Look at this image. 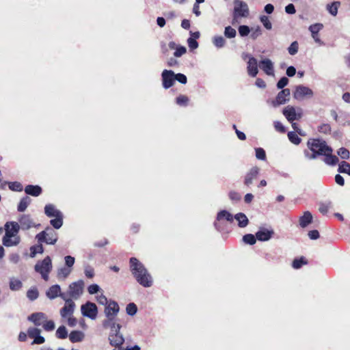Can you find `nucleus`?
I'll return each instance as SVG.
<instances>
[{"instance_id": "nucleus-8", "label": "nucleus", "mask_w": 350, "mask_h": 350, "mask_svg": "<svg viewBox=\"0 0 350 350\" xmlns=\"http://www.w3.org/2000/svg\"><path fill=\"white\" fill-rule=\"evenodd\" d=\"M283 115L290 122L295 120H299L303 116V110L300 107H295L291 105H288L283 109Z\"/></svg>"}, {"instance_id": "nucleus-53", "label": "nucleus", "mask_w": 350, "mask_h": 350, "mask_svg": "<svg viewBox=\"0 0 350 350\" xmlns=\"http://www.w3.org/2000/svg\"><path fill=\"white\" fill-rule=\"evenodd\" d=\"M323 25L320 23H316L309 27V30L311 32L312 36L318 34L319 31L322 29Z\"/></svg>"}, {"instance_id": "nucleus-20", "label": "nucleus", "mask_w": 350, "mask_h": 350, "mask_svg": "<svg viewBox=\"0 0 350 350\" xmlns=\"http://www.w3.org/2000/svg\"><path fill=\"white\" fill-rule=\"evenodd\" d=\"M46 319L47 317L43 312L33 313L28 317V320L31 321L36 326L42 325Z\"/></svg>"}, {"instance_id": "nucleus-54", "label": "nucleus", "mask_w": 350, "mask_h": 350, "mask_svg": "<svg viewBox=\"0 0 350 350\" xmlns=\"http://www.w3.org/2000/svg\"><path fill=\"white\" fill-rule=\"evenodd\" d=\"M75 262V258L72 256H66L64 257L65 266L72 269V267Z\"/></svg>"}, {"instance_id": "nucleus-36", "label": "nucleus", "mask_w": 350, "mask_h": 350, "mask_svg": "<svg viewBox=\"0 0 350 350\" xmlns=\"http://www.w3.org/2000/svg\"><path fill=\"white\" fill-rule=\"evenodd\" d=\"M64 215H61L60 217H55L50 221L51 225L55 229H59L63 225Z\"/></svg>"}, {"instance_id": "nucleus-14", "label": "nucleus", "mask_w": 350, "mask_h": 350, "mask_svg": "<svg viewBox=\"0 0 350 350\" xmlns=\"http://www.w3.org/2000/svg\"><path fill=\"white\" fill-rule=\"evenodd\" d=\"M120 308L118 303L115 301L110 300L107 305L105 306L104 313L106 317L116 318L119 312Z\"/></svg>"}, {"instance_id": "nucleus-25", "label": "nucleus", "mask_w": 350, "mask_h": 350, "mask_svg": "<svg viewBox=\"0 0 350 350\" xmlns=\"http://www.w3.org/2000/svg\"><path fill=\"white\" fill-rule=\"evenodd\" d=\"M312 221V215L310 211H305L304 215L299 217V224L304 228L307 227Z\"/></svg>"}, {"instance_id": "nucleus-59", "label": "nucleus", "mask_w": 350, "mask_h": 350, "mask_svg": "<svg viewBox=\"0 0 350 350\" xmlns=\"http://www.w3.org/2000/svg\"><path fill=\"white\" fill-rule=\"evenodd\" d=\"M187 51V49L183 46H178L176 49L175 52L174 53V55L176 57H180L183 55Z\"/></svg>"}, {"instance_id": "nucleus-55", "label": "nucleus", "mask_w": 350, "mask_h": 350, "mask_svg": "<svg viewBox=\"0 0 350 350\" xmlns=\"http://www.w3.org/2000/svg\"><path fill=\"white\" fill-rule=\"evenodd\" d=\"M84 274L88 278H92L94 276V269L90 265H85L84 267Z\"/></svg>"}, {"instance_id": "nucleus-37", "label": "nucleus", "mask_w": 350, "mask_h": 350, "mask_svg": "<svg viewBox=\"0 0 350 350\" xmlns=\"http://www.w3.org/2000/svg\"><path fill=\"white\" fill-rule=\"evenodd\" d=\"M6 184L8 185L9 189L14 191H23V185L21 183L15 181V182H9Z\"/></svg>"}, {"instance_id": "nucleus-35", "label": "nucleus", "mask_w": 350, "mask_h": 350, "mask_svg": "<svg viewBox=\"0 0 350 350\" xmlns=\"http://www.w3.org/2000/svg\"><path fill=\"white\" fill-rule=\"evenodd\" d=\"M31 201V198L28 196H25V197L23 198L21 200V201L18 205V207H17L18 211L24 212L27 209V208L29 206V204H30Z\"/></svg>"}, {"instance_id": "nucleus-31", "label": "nucleus", "mask_w": 350, "mask_h": 350, "mask_svg": "<svg viewBox=\"0 0 350 350\" xmlns=\"http://www.w3.org/2000/svg\"><path fill=\"white\" fill-rule=\"evenodd\" d=\"M72 271V269L64 266L57 269V277L59 280H65L70 275Z\"/></svg>"}, {"instance_id": "nucleus-22", "label": "nucleus", "mask_w": 350, "mask_h": 350, "mask_svg": "<svg viewBox=\"0 0 350 350\" xmlns=\"http://www.w3.org/2000/svg\"><path fill=\"white\" fill-rule=\"evenodd\" d=\"M75 308V304L73 301H66L64 306L60 310V315L62 318L72 316Z\"/></svg>"}, {"instance_id": "nucleus-6", "label": "nucleus", "mask_w": 350, "mask_h": 350, "mask_svg": "<svg viewBox=\"0 0 350 350\" xmlns=\"http://www.w3.org/2000/svg\"><path fill=\"white\" fill-rule=\"evenodd\" d=\"M37 241L41 243H46L49 245H54L57 241V233L51 228H46L36 236Z\"/></svg>"}, {"instance_id": "nucleus-44", "label": "nucleus", "mask_w": 350, "mask_h": 350, "mask_svg": "<svg viewBox=\"0 0 350 350\" xmlns=\"http://www.w3.org/2000/svg\"><path fill=\"white\" fill-rule=\"evenodd\" d=\"M307 261L304 258H296L293 261L292 266L294 269H298L301 268L304 265H306Z\"/></svg>"}, {"instance_id": "nucleus-17", "label": "nucleus", "mask_w": 350, "mask_h": 350, "mask_svg": "<svg viewBox=\"0 0 350 350\" xmlns=\"http://www.w3.org/2000/svg\"><path fill=\"white\" fill-rule=\"evenodd\" d=\"M109 343L111 346L121 347L124 342V338L120 332H110L109 335Z\"/></svg>"}, {"instance_id": "nucleus-45", "label": "nucleus", "mask_w": 350, "mask_h": 350, "mask_svg": "<svg viewBox=\"0 0 350 350\" xmlns=\"http://www.w3.org/2000/svg\"><path fill=\"white\" fill-rule=\"evenodd\" d=\"M38 291L36 288H30L27 292V297L31 301L36 300L38 297Z\"/></svg>"}, {"instance_id": "nucleus-61", "label": "nucleus", "mask_w": 350, "mask_h": 350, "mask_svg": "<svg viewBox=\"0 0 350 350\" xmlns=\"http://www.w3.org/2000/svg\"><path fill=\"white\" fill-rule=\"evenodd\" d=\"M20 260V255L17 253H12L9 255V261L12 264L18 263Z\"/></svg>"}, {"instance_id": "nucleus-42", "label": "nucleus", "mask_w": 350, "mask_h": 350, "mask_svg": "<svg viewBox=\"0 0 350 350\" xmlns=\"http://www.w3.org/2000/svg\"><path fill=\"white\" fill-rule=\"evenodd\" d=\"M68 336V332L65 326H60L56 331V337L60 339H64Z\"/></svg>"}, {"instance_id": "nucleus-26", "label": "nucleus", "mask_w": 350, "mask_h": 350, "mask_svg": "<svg viewBox=\"0 0 350 350\" xmlns=\"http://www.w3.org/2000/svg\"><path fill=\"white\" fill-rule=\"evenodd\" d=\"M60 292V286L58 284H54L48 289L46 293V295L50 299H55V298L58 297Z\"/></svg>"}, {"instance_id": "nucleus-46", "label": "nucleus", "mask_w": 350, "mask_h": 350, "mask_svg": "<svg viewBox=\"0 0 350 350\" xmlns=\"http://www.w3.org/2000/svg\"><path fill=\"white\" fill-rule=\"evenodd\" d=\"M237 35L236 30L230 26L225 27L224 36L228 38H234Z\"/></svg>"}, {"instance_id": "nucleus-63", "label": "nucleus", "mask_w": 350, "mask_h": 350, "mask_svg": "<svg viewBox=\"0 0 350 350\" xmlns=\"http://www.w3.org/2000/svg\"><path fill=\"white\" fill-rule=\"evenodd\" d=\"M187 44L191 50L196 49L198 47V42L193 38H189L187 39Z\"/></svg>"}, {"instance_id": "nucleus-56", "label": "nucleus", "mask_w": 350, "mask_h": 350, "mask_svg": "<svg viewBox=\"0 0 350 350\" xmlns=\"http://www.w3.org/2000/svg\"><path fill=\"white\" fill-rule=\"evenodd\" d=\"M318 131L321 133L329 134L331 132V126L326 123L322 124L319 126Z\"/></svg>"}, {"instance_id": "nucleus-15", "label": "nucleus", "mask_w": 350, "mask_h": 350, "mask_svg": "<svg viewBox=\"0 0 350 350\" xmlns=\"http://www.w3.org/2000/svg\"><path fill=\"white\" fill-rule=\"evenodd\" d=\"M40 329L36 327H29L27 330V334L29 338H33L32 345H41L45 342L43 336H40Z\"/></svg>"}, {"instance_id": "nucleus-3", "label": "nucleus", "mask_w": 350, "mask_h": 350, "mask_svg": "<svg viewBox=\"0 0 350 350\" xmlns=\"http://www.w3.org/2000/svg\"><path fill=\"white\" fill-rule=\"evenodd\" d=\"M308 148L312 152L310 159H316L317 155H323L332 152V148L327 145L326 142L319 139H312L308 142Z\"/></svg>"}, {"instance_id": "nucleus-62", "label": "nucleus", "mask_w": 350, "mask_h": 350, "mask_svg": "<svg viewBox=\"0 0 350 350\" xmlns=\"http://www.w3.org/2000/svg\"><path fill=\"white\" fill-rule=\"evenodd\" d=\"M176 80L182 84H186L187 82V77L182 73L175 74V81Z\"/></svg>"}, {"instance_id": "nucleus-43", "label": "nucleus", "mask_w": 350, "mask_h": 350, "mask_svg": "<svg viewBox=\"0 0 350 350\" xmlns=\"http://www.w3.org/2000/svg\"><path fill=\"white\" fill-rule=\"evenodd\" d=\"M126 312L128 315L134 316L137 312L136 304L134 303H129L126 307Z\"/></svg>"}, {"instance_id": "nucleus-64", "label": "nucleus", "mask_w": 350, "mask_h": 350, "mask_svg": "<svg viewBox=\"0 0 350 350\" xmlns=\"http://www.w3.org/2000/svg\"><path fill=\"white\" fill-rule=\"evenodd\" d=\"M97 301L101 305H107L109 301H107V297L103 293L98 295L96 297Z\"/></svg>"}, {"instance_id": "nucleus-40", "label": "nucleus", "mask_w": 350, "mask_h": 350, "mask_svg": "<svg viewBox=\"0 0 350 350\" xmlns=\"http://www.w3.org/2000/svg\"><path fill=\"white\" fill-rule=\"evenodd\" d=\"M338 170L340 173H347L350 175V164L346 161H342L339 164Z\"/></svg>"}, {"instance_id": "nucleus-13", "label": "nucleus", "mask_w": 350, "mask_h": 350, "mask_svg": "<svg viewBox=\"0 0 350 350\" xmlns=\"http://www.w3.org/2000/svg\"><path fill=\"white\" fill-rule=\"evenodd\" d=\"M234 219L233 215L229 213L227 211L223 210L219 211L216 217V221L214 222V226L215 228L218 230H221V226L220 223L226 220L229 222H232Z\"/></svg>"}, {"instance_id": "nucleus-1", "label": "nucleus", "mask_w": 350, "mask_h": 350, "mask_svg": "<svg viewBox=\"0 0 350 350\" xmlns=\"http://www.w3.org/2000/svg\"><path fill=\"white\" fill-rule=\"evenodd\" d=\"M130 269L137 282L144 287H150L153 284L151 275L144 265L136 258H130Z\"/></svg>"}, {"instance_id": "nucleus-29", "label": "nucleus", "mask_w": 350, "mask_h": 350, "mask_svg": "<svg viewBox=\"0 0 350 350\" xmlns=\"http://www.w3.org/2000/svg\"><path fill=\"white\" fill-rule=\"evenodd\" d=\"M234 219L238 221V226L240 228H245L248 224V219L247 216L242 213H239L233 216Z\"/></svg>"}, {"instance_id": "nucleus-48", "label": "nucleus", "mask_w": 350, "mask_h": 350, "mask_svg": "<svg viewBox=\"0 0 350 350\" xmlns=\"http://www.w3.org/2000/svg\"><path fill=\"white\" fill-rule=\"evenodd\" d=\"M238 31L241 37H245L250 33V28L247 25H240L238 28Z\"/></svg>"}, {"instance_id": "nucleus-24", "label": "nucleus", "mask_w": 350, "mask_h": 350, "mask_svg": "<svg viewBox=\"0 0 350 350\" xmlns=\"http://www.w3.org/2000/svg\"><path fill=\"white\" fill-rule=\"evenodd\" d=\"M44 213L49 217H60L63 213L56 208L52 204H46L44 206Z\"/></svg>"}, {"instance_id": "nucleus-28", "label": "nucleus", "mask_w": 350, "mask_h": 350, "mask_svg": "<svg viewBox=\"0 0 350 350\" xmlns=\"http://www.w3.org/2000/svg\"><path fill=\"white\" fill-rule=\"evenodd\" d=\"M25 191L27 194L37 197L42 193V188L38 185H29L25 188Z\"/></svg>"}, {"instance_id": "nucleus-18", "label": "nucleus", "mask_w": 350, "mask_h": 350, "mask_svg": "<svg viewBox=\"0 0 350 350\" xmlns=\"http://www.w3.org/2000/svg\"><path fill=\"white\" fill-rule=\"evenodd\" d=\"M274 231L271 228H260L256 233V237L258 241H267L271 239Z\"/></svg>"}, {"instance_id": "nucleus-57", "label": "nucleus", "mask_w": 350, "mask_h": 350, "mask_svg": "<svg viewBox=\"0 0 350 350\" xmlns=\"http://www.w3.org/2000/svg\"><path fill=\"white\" fill-rule=\"evenodd\" d=\"M100 291H101V288H100V286L96 284H91L88 287V292L90 294V295H94V294H96L98 293H99Z\"/></svg>"}, {"instance_id": "nucleus-9", "label": "nucleus", "mask_w": 350, "mask_h": 350, "mask_svg": "<svg viewBox=\"0 0 350 350\" xmlns=\"http://www.w3.org/2000/svg\"><path fill=\"white\" fill-rule=\"evenodd\" d=\"M81 311L83 316L94 320L98 314V308L94 303L88 301L81 306Z\"/></svg>"}, {"instance_id": "nucleus-4", "label": "nucleus", "mask_w": 350, "mask_h": 350, "mask_svg": "<svg viewBox=\"0 0 350 350\" xmlns=\"http://www.w3.org/2000/svg\"><path fill=\"white\" fill-rule=\"evenodd\" d=\"M233 10L232 25L239 23V19L247 17L249 14V9L246 3L241 0H234Z\"/></svg>"}, {"instance_id": "nucleus-50", "label": "nucleus", "mask_w": 350, "mask_h": 350, "mask_svg": "<svg viewBox=\"0 0 350 350\" xmlns=\"http://www.w3.org/2000/svg\"><path fill=\"white\" fill-rule=\"evenodd\" d=\"M260 22L262 23L263 26L267 29H271L272 28V24L270 22L269 19V17L267 16H265V15H262L260 17Z\"/></svg>"}, {"instance_id": "nucleus-34", "label": "nucleus", "mask_w": 350, "mask_h": 350, "mask_svg": "<svg viewBox=\"0 0 350 350\" xmlns=\"http://www.w3.org/2000/svg\"><path fill=\"white\" fill-rule=\"evenodd\" d=\"M84 338V334L80 331H72L69 335V339L72 342L81 341Z\"/></svg>"}, {"instance_id": "nucleus-11", "label": "nucleus", "mask_w": 350, "mask_h": 350, "mask_svg": "<svg viewBox=\"0 0 350 350\" xmlns=\"http://www.w3.org/2000/svg\"><path fill=\"white\" fill-rule=\"evenodd\" d=\"M162 85L165 90L173 86L175 81V73L172 70H164L161 73Z\"/></svg>"}, {"instance_id": "nucleus-49", "label": "nucleus", "mask_w": 350, "mask_h": 350, "mask_svg": "<svg viewBox=\"0 0 350 350\" xmlns=\"http://www.w3.org/2000/svg\"><path fill=\"white\" fill-rule=\"evenodd\" d=\"M299 49V44L297 41L293 42L288 48V52L290 55H294L297 54Z\"/></svg>"}, {"instance_id": "nucleus-33", "label": "nucleus", "mask_w": 350, "mask_h": 350, "mask_svg": "<svg viewBox=\"0 0 350 350\" xmlns=\"http://www.w3.org/2000/svg\"><path fill=\"white\" fill-rule=\"evenodd\" d=\"M212 42L213 45L217 49L224 47L226 44L225 38L221 36H215L212 38Z\"/></svg>"}, {"instance_id": "nucleus-39", "label": "nucleus", "mask_w": 350, "mask_h": 350, "mask_svg": "<svg viewBox=\"0 0 350 350\" xmlns=\"http://www.w3.org/2000/svg\"><path fill=\"white\" fill-rule=\"evenodd\" d=\"M31 257L33 258L37 254H42L44 252L42 244L31 246L30 247Z\"/></svg>"}, {"instance_id": "nucleus-58", "label": "nucleus", "mask_w": 350, "mask_h": 350, "mask_svg": "<svg viewBox=\"0 0 350 350\" xmlns=\"http://www.w3.org/2000/svg\"><path fill=\"white\" fill-rule=\"evenodd\" d=\"M42 327L44 330L49 332L53 330L55 325L53 321H47L46 319V321L42 324Z\"/></svg>"}, {"instance_id": "nucleus-19", "label": "nucleus", "mask_w": 350, "mask_h": 350, "mask_svg": "<svg viewBox=\"0 0 350 350\" xmlns=\"http://www.w3.org/2000/svg\"><path fill=\"white\" fill-rule=\"evenodd\" d=\"M18 224L20 228L23 230H29V228L36 226L33 219L29 215H22L18 218Z\"/></svg>"}, {"instance_id": "nucleus-27", "label": "nucleus", "mask_w": 350, "mask_h": 350, "mask_svg": "<svg viewBox=\"0 0 350 350\" xmlns=\"http://www.w3.org/2000/svg\"><path fill=\"white\" fill-rule=\"evenodd\" d=\"M23 282L16 277H11L9 280V287L12 291H18L23 288Z\"/></svg>"}, {"instance_id": "nucleus-41", "label": "nucleus", "mask_w": 350, "mask_h": 350, "mask_svg": "<svg viewBox=\"0 0 350 350\" xmlns=\"http://www.w3.org/2000/svg\"><path fill=\"white\" fill-rule=\"evenodd\" d=\"M256 236L252 234H247L243 237V241L245 243L249 244V245H254L256 242Z\"/></svg>"}, {"instance_id": "nucleus-30", "label": "nucleus", "mask_w": 350, "mask_h": 350, "mask_svg": "<svg viewBox=\"0 0 350 350\" xmlns=\"http://www.w3.org/2000/svg\"><path fill=\"white\" fill-rule=\"evenodd\" d=\"M340 6V2L336 1L326 5V10L333 16H336L338 14V10Z\"/></svg>"}, {"instance_id": "nucleus-12", "label": "nucleus", "mask_w": 350, "mask_h": 350, "mask_svg": "<svg viewBox=\"0 0 350 350\" xmlns=\"http://www.w3.org/2000/svg\"><path fill=\"white\" fill-rule=\"evenodd\" d=\"M291 91L289 89H283L277 95L275 100L271 101L273 107H276L279 105H284L289 100Z\"/></svg>"}, {"instance_id": "nucleus-16", "label": "nucleus", "mask_w": 350, "mask_h": 350, "mask_svg": "<svg viewBox=\"0 0 350 350\" xmlns=\"http://www.w3.org/2000/svg\"><path fill=\"white\" fill-rule=\"evenodd\" d=\"M260 68L267 75L274 76L273 62L268 58H265L259 62Z\"/></svg>"}, {"instance_id": "nucleus-21", "label": "nucleus", "mask_w": 350, "mask_h": 350, "mask_svg": "<svg viewBox=\"0 0 350 350\" xmlns=\"http://www.w3.org/2000/svg\"><path fill=\"white\" fill-rule=\"evenodd\" d=\"M247 70L250 77H255L258 73V62L254 57H250L247 62Z\"/></svg>"}, {"instance_id": "nucleus-51", "label": "nucleus", "mask_w": 350, "mask_h": 350, "mask_svg": "<svg viewBox=\"0 0 350 350\" xmlns=\"http://www.w3.org/2000/svg\"><path fill=\"white\" fill-rule=\"evenodd\" d=\"M250 37L253 40H256L262 34V30L259 26H257L255 28L250 29Z\"/></svg>"}, {"instance_id": "nucleus-7", "label": "nucleus", "mask_w": 350, "mask_h": 350, "mask_svg": "<svg viewBox=\"0 0 350 350\" xmlns=\"http://www.w3.org/2000/svg\"><path fill=\"white\" fill-rule=\"evenodd\" d=\"M85 283L82 280L70 283L68 286V295L72 299L77 300L83 293Z\"/></svg>"}, {"instance_id": "nucleus-52", "label": "nucleus", "mask_w": 350, "mask_h": 350, "mask_svg": "<svg viewBox=\"0 0 350 350\" xmlns=\"http://www.w3.org/2000/svg\"><path fill=\"white\" fill-rule=\"evenodd\" d=\"M176 102L177 105L180 106H187L189 102V98L185 95H180L176 98Z\"/></svg>"}, {"instance_id": "nucleus-2", "label": "nucleus", "mask_w": 350, "mask_h": 350, "mask_svg": "<svg viewBox=\"0 0 350 350\" xmlns=\"http://www.w3.org/2000/svg\"><path fill=\"white\" fill-rule=\"evenodd\" d=\"M4 228L5 234L2 239L3 245L8 247L18 245L21 242V237L18 235L19 224L16 221H8L5 223Z\"/></svg>"}, {"instance_id": "nucleus-60", "label": "nucleus", "mask_w": 350, "mask_h": 350, "mask_svg": "<svg viewBox=\"0 0 350 350\" xmlns=\"http://www.w3.org/2000/svg\"><path fill=\"white\" fill-rule=\"evenodd\" d=\"M338 154L343 159H347L349 158V152L345 148H340L338 152Z\"/></svg>"}, {"instance_id": "nucleus-38", "label": "nucleus", "mask_w": 350, "mask_h": 350, "mask_svg": "<svg viewBox=\"0 0 350 350\" xmlns=\"http://www.w3.org/2000/svg\"><path fill=\"white\" fill-rule=\"evenodd\" d=\"M288 137L290 142L295 145H298L301 142V138L293 131L288 132Z\"/></svg>"}, {"instance_id": "nucleus-10", "label": "nucleus", "mask_w": 350, "mask_h": 350, "mask_svg": "<svg viewBox=\"0 0 350 350\" xmlns=\"http://www.w3.org/2000/svg\"><path fill=\"white\" fill-rule=\"evenodd\" d=\"M313 95V91L308 87L303 85L296 86L293 92V97L297 100H301L305 98H312Z\"/></svg>"}, {"instance_id": "nucleus-23", "label": "nucleus", "mask_w": 350, "mask_h": 350, "mask_svg": "<svg viewBox=\"0 0 350 350\" xmlns=\"http://www.w3.org/2000/svg\"><path fill=\"white\" fill-rule=\"evenodd\" d=\"M259 174V168L256 166L252 167L249 172L246 174L244 179V183L247 186L252 184L253 180H255Z\"/></svg>"}, {"instance_id": "nucleus-47", "label": "nucleus", "mask_w": 350, "mask_h": 350, "mask_svg": "<svg viewBox=\"0 0 350 350\" xmlns=\"http://www.w3.org/2000/svg\"><path fill=\"white\" fill-rule=\"evenodd\" d=\"M255 155L257 159L265 161L266 159V153L263 148H255Z\"/></svg>"}, {"instance_id": "nucleus-5", "label": "nucleus", "mask_w": 350, "mask_h": 350, "mask_svg": "<svg viewBox=\"0 0 350 350\" xmlns=\"http://www.w3.org/2000/svg\"><path fill=\"white\" fill-rule=\"evenodd\" d=\"M52 261L49 256H46L44 260L37 262L34 267L35 271L39 273L45 281L49 280V274L52 270Z\"/></svg>"}, {"instance_id": "nucleus-32", "label": "nucleus", "mask_w": 350, "mask_h": 350, "mask_svg": "<svg viewBox=\"0 0 350 350\" xmlns=\"http://www.w3.org/2000/svg\"><path fill=\"white\" fill-rule=\"evenodd\" d=\"M332 152H329L328 153H325L323 154L325 156L324 162L329 165H335L338 162V159L336 156L333 155Z\"/></svg>"}]
</instances>
